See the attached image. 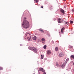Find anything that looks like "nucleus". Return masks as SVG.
I'll use <instances>...</instances> for the list:
<instances>
[{
    "mask_svg": "<svg viewBox=\"0 0 74 74\" xmlns=\"http://www.w3.org/2000/svg\"><path fill=\"white\" fill-rule=\"evenodd\" d=\"M26 20V18L25 17L24 18V21L23 23L22 26L24 28H25V29H27V28L29 27L30 25L29 21L27 20Z\"/></svg>",
    "mask_w": 74,
    "mask_h": 74,
    "instance_id": "nucleus-1",
    "label": "nucleus"
},
{
    "mask_svg": "<svg viewBox=\"0 0 74 74\" xmlns=\"http://www.w3.org/2000/svg\"><path fill=\"white\" fill-rule=\"evenodd\" d=\"M29 49L32 51H34L35 53H37V49L34 47H30Z\"/></svg>",
    "mask_w": 74,
    "mask_h": 74,
    "instance_id": "nucleus-2",
    "label": "nucleus"
},
{
    "mask_svg": "<svg viewBox=\"0 0 74 74\" xmlns=\"http://www.w3.org/2000/svg\"><path fill=\"white\" fill-rule=\"evenodd\" d=\"M64 54L63 53H60L59 54V56L60 57H63V56H64Z\"/></svg>",
    "mask_w": 74,
    "mask_h": 74,
    "instance_id": "nucleus-3",
    "label": "nucleus"
},
{
    "mask_svg": "<svg viewBox=\"0 0 74 74\" xmlns=\"http://www.w3.org/2000/svg\"><path fill=\"white\" fill-rule=\"evenodd\" d=\"M61 20V18H58V23H61V21H60Z\"/></svg>",
    "mask_w": 74,
    "mask_h": 74,
    "instance_id": "nucleus-4",
    "label": "nucleus"
},
{
    "mask_svg": "<svg viewBox=\"0 0 74 74\" xmlns=\"http://www.w3.org/2000/svg\"><path fill=\"white\" fill-rule=\"evenodd\" d=\"M39 71H42V72H44V69H43V68H39Z\"/></svg>",
    "mask_w": 74,
    "mask_h": 74,
    "instance_id": "nucleus-5",
    "label": "nucleus"
},
{
    "mask_svg": "<svg viewBox=\"0 0 74 74\" xmlns=\"http://www.w3.org/2000/svg\"><path fill=\"white\" fill-rule=\"evenodd\" d=\"M47 55H50V54H51V52L50 50H48L47 52Z\"/></svg>",
    "mask_w": 74,
    "mask_h": 74,
    "instance_id": "nucleus-6",
    "label": "nucleus"
},
{
    "mask_svg": "<svg viewBox=\"0 0 74 74\" xmlns=\"http://www.w3.org/2000/svg\"><path fill=\"white\" fill-rule=\"evenodd\" d=\"M65 29V28H64V27H63L62 28L61 30V33H63V30H64V29Z\"/></svg>",
    "mask_w": 74,
    "mask_h": 74,
    "instance_id": "nucleus-7",
    "label": "nucleus"
},
{
    "mask_svg": "<svg viewBox=\"0 0 74 74\" xmlns=\"http://www.w3.org/2000/svg\"><path fill=\"white\" fill-rule=\"evenodd\" d=\"M39 31H41V32L43 33H44V31H43V30H42V29H41V28L40 29H39Z\"/></svg>",
    "mask_w": 74,
    "mask_h": 74,
    "instance_id": "nucleus-8",
    "label": "nucleus"
},
{
    "mask_svg": "<svg viewBox=\"0 0 74 74\" xmlns=\"http://www.w3.org/2000/svg\"><path fill=\"white\" fill-rule=\"evenodd\" d=\"M42 43L45 42V39L44 38H42L41 39Z\"/></svg>",
    "mask_w": 74,
    "mask_h": 74,
    "instance_id": "nucleus-9",
    "label": "nucleus"
},
{
    "mask_svg": "<svg viewBox=\"0 0 74 74\" xmlns=\"http://www.w3.org/2000/svg\"><path fill=\"white\" fill-rule=\"evenodd\" d=\"M60 11L62 13H63V14H64V10L61 9L60 10Z\"/></svg>",
    "mask_w": 74,
    "mask_h": 74,
    "instance_id": "nucleus-10",
    "label": "nucleus"
},
{
    "mask_svg": "<svg viewBox=\"0 0 74 74\" xmlns=\"http://www.w3.org/2000/svg\"><path fill=\"white\" fill-rule=\"evenodd\" d=\"M36 39H37V37H36V36H34L33 37V39L34 40H35Z\"/></svg>",
    "mask_w": 74,
    "mask_h": 74,
    "instance_id": "nucleus-11",
    "label": "nucleus"
},
{
    "mask_svg": "<svg viewBox=\"0 0 74 74\" xmlns=\"http://www.w3.org/2000/svg\"><path fill=\"white\" fill-rule=\"evenodd\" d=\"M55 50L56 51H58V48L57 47H56L55 49Z\"/></svg>",
    "mask_w": 74,
    "mask_h": 74,
    "instance_id": "nucleus-12",
    "label": "nucleus"
},
{
    "mask_svg": "<svg viewBox=\"0 0 74 74\" xmlns=\"http://www.w3.org/2000/svg\"><path fill=\"white\" fill-rule=\"evenodd\" d=\"M44 56L43 55H41V59H43V58H44Z\"/></svg>",
    "mask_w": 74,
    "mask_h": 74,
    "instance_id": "nucleus-13",
    "label": "nucleus"
},
{
    "mask_svg": "<svg viewBox=\"0 0 74 74\" xmlns=\"http://www.w3.org/2000/svg\"><path fill=\"white\" fill-rule=\"evenodd\" d=\"M31 38H32V37L30 36L29 38V39L28 40V41H30V40L31 39Z\"/></svg>",
    "mask_w": 74,
    "mask_h": 74,
    "instance_id": "nucleus-14",
    "label": "nucleus"
},
{
    "mask_svg": "<svg viewBox=\"0 0 74 74\" xmlns=\"http://www.w3.org/2000/svg\"><path fill=\"white\" fill-rule=\"evenodd\" d=\"M71 58H73V59H74V56L73 55H72L71 56Z\"/></svg>",
    "mask_w": 74,
    "mask_h": 74,
    "instance_id": "nucleus-15",
    "label": "nucleus"
},
{
    "mask_svg": "<svg viewBox=\"0 0 74 74\" xmlns=\"http://www.w3.org/2000/svg\"><path fill=\"white\" fill-rule=\"evenodd\" d=\"M56 65L58 67V66H59V64H58V62H56Z\"/></svg>",
    "mask_w": 74,
    "mask_h": 74,
    "instance_id": "nucleus-16",
    "label": "nucleus"
},
{
    "mask_svg": "<svg viewBox=\"0 0 74 74\" xmlns=\"http://www.w3.org/2000/svg\"><path fill=\"white\" fill-rule=\"evenodd\" d=\"M61 67H62V68H63V67H64V64H63L61 66Z\"/></svg>",
    "mask_w": 74,
    "mask_h": 74,
    "instance_id": "nucleus-17",
    "label": "nucleus"
},
{
    "mask_svg": "<svg viewBox=\"0 0 74 74\" xmlns=\"http://www.w3.org/2000/svg\"><path fill=\"white\" fill-rule=\"evenodd\" d=\"M64 22L66 24V25H69V22L64 21Z\"/></svg>",
    "mask_w": 74,
    "mask_h": 74,
    "instance_id": "nucleus-18",
    "label": "nucleus"
},
{
    "mask_svg": "<svg viewBox=\"0 0 74 74\" xmlns=\"http://www.w3.org/2000/svg\"><path fill=\"white\" fill-rule=\"evenodd\" d=\"M69 58H67L66 60V63H67V61H69Z\"/></svg>",
    "mask_w": 74,
    "mask_h": 74,
    "instance_id": "nucleus-19",
    "label": "nucleus"
},
{
    "mask_svg": "<svg viewBox=\"0 0 74 74\" xmlns=\"http://www.w3.org/2000/svg\"><path fill=\"white\" fill-rule=\"evenodd\" d=\"M39 0H34V1L36 2V3H37L38 1Z\"/></svg>",
    "mask_w": 74,
    "mask_h": 74,
    "instance_id": "nucleus-20",
    "label": "nucleus"
},
{
    "mask_svg": "<svg viewBox=\"0 0 74 74\" xmlns=\"http://www.w3.org/2000/svg\"><path fill=\"white\" fill-rule=\"evenodd\" d=\"M43 48L44 49H46V48H47V46L46 45L44 46Z\"/></svg>",
    "mask_w": 74,
    "mask_h": 74,
    "instance_id": "nucleus-21",
    "label": "nucleus"
},
{
    "mask_svg": "<svg viewBox=\"0 0 74 74\" xmlns=\"http://www.w3.org/2000/svg\"><path fill=\"white\" fill-rule=\"evenodd\" d=\"M3 70V68L1 67H0V70Z\"/></svg>",
    "mask_w": 74,
    "mask_h": 74,
    "instance_id": "nucleus-22",
    "label": "nucleus"
},
{
    "mask_svg": "<svg viewBox=\"0 0 74 74\" xmlns=\"http://www.w3.org/2000/svg\"><path fill=\"white\" fill-rule=\"evenodd\" d=\"M70 23H73V21H70Z\"/></svg>",
    "mask_w": 74,
    "mask_h": 74,
    "instance_id": "nucleus-23",
    "label": "nucleus"
},
{
    "mask_svg": "<svg viewBox=\"0 0 74 74\" xmlns=\"http://www.w3.org/2000/svg\"><path fill=\"white\" fill-rule=\"evenodd\" d=\"M47 36H48L49 37H50V34H49V33L47 34Z\"/></svg>",
    "mask_w": 74,
    "mask_h": 74,
    "instance_id": "nucleus-24",
    "label": "nucleus"
},
{
    "mask_svg": "<svg viewBox=\"0 0 74 74\" xmlns=\"http://www.w3.org/2000/svg\"><path fill=\"white\" fill-rule=\"evenodd\" d=\"M69 47L70 48H73V47L71 46H69Z\"/></svg>",
    "mask_w": 74,
    "mask_h": 74,
    "instance_id": "nucleus-25",
    "label": "nucleus"
},
{
    "mask_svg": "<svg viewBox=\"0 0 74 74\" xmlns=\"http://www.w3.org/2000/svg\"><path fill=\"white\" fill-rule=\"evenodd\" d=\"M27 34H29V35H30V34H29V33H28V32H27Z\"/></svg>",
    "mask_w": 74,
    "mask_h": 74,
    "instance_id": "nucleus-26",
    "label": "nucleus"
},
{
    "mask_svg": "<svg viewBox=\"0 0 74 74\" xmlns=\"http://www.w3.org/2000/svg\"><path fill=\"white\" fill-rule=\"evenodd\" d=\"M44 72L43 74H46V73H45V72H44H44Z\"/></svg>",
    "mask_w": 74,
    "mask_h": 74,
    "instance_id": "nucleus-27",
    "label": "nucleus"
},
{
    "mask_svg": "<svg viewBox=\"0 0 74 74\" xmlns=\"http://www.w3.org/2000/svg\"><path fill=\"white\" fill-rule=\"evenodd\" d=\"M72 11H73V12H74V9H73L72 10Z\"/></svg>",
    "mask_w": 74,
    "mask_h": 74,
    "instance_id": "nucleus-28",
    "label": "nucleus"
},
{
    "mask_svg": "<svg viewBox=\"0 0 74 74\" xmlns=\"http://www.w3.org/2000/svg\"><path fill=\"white\" fill-rule=\"evenodd\" d=\"M41 8H43V6H42L41 7Z\"/></svg>",
    "mask_w": 74,
    "mask_h": 74,
    "instance_id": "nucleus-29",
    "label": "nucleus"
},
{
    "mask_svg": "<svg viewBox=\"0 0 74 74\" xmlns=\"http://www.w3.org/2000/svg\"><path fill=\"white\" fill-rule=\"evenodd\" d=\"M27 34H25V36H27Z\"/></svg>",
    "mask_w": 74,
    "mask_h": 74,
    "instance_id": "nucleus-30",
    "label": "nucleus"
},
{
    "mask_svg": "<svg viewBox=\"0 0 74 74\" xmlns=\"http://www.w3.org/2000/svg\"><path fill=\"white\" fill-rule=\"evenodd\" d=\"M73 65H74V62H73Z\"/></svg>",
    "mask_w": 74,
    "mask_h": 74,
    "instance_id": "nucleus-31",
    "label": "nucleus"
},
{
    "mask_svg": "<svg viewBox=\"0 0 74 74\" xmlns=\"http://www.w3.org/2000/svg\"><path fill=\"white\" fill-rule=\"evenodd\" d=\"M27 39H29V37H27Z\"/></svg>",
    "mask_w": 74,
    "mask_h": 74,
    "instance_id": "nucleus-32",
    "label": "nucleus"
},
{
    "mask_svg": "<svg viewBox=\"0 0 74 74\" xmlns=\"http://www.w3.org/2000/svg\"><path fill=\"white\" fill-rule=\"evenodd\" d=\"M64 1H66V0H64Z\"/></svg>",
    "mask_w": 74,
    "mask_h": 74,
    "instance_id": "nucleus-33",
    "label": "nucleus"
},
{
    "mask_svg": "<svg viewBox=\"0 0 74 74\" xmlns=\"http://www.w3.org/2000/svg\"><path fill=\"white\" fill-rule=\"evenodd\" d=\"M73 71H74V69H73Z\"/></svg>",
    "mask_w": 74,
    "mask_h": 74,
    "instance_id": "nucleus-34",
    "label": "nucleus"
}]
</instances>
